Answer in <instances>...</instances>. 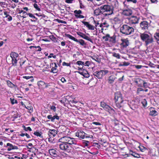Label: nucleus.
Here are the masks:
<instances>
[{"label": "nucleus", "mask_w": 159, "mask_h": 159, "mask_svg": "<svg viewBox=\"0 0 159 159\" xmlns=\"http://www.w3.org/2000/svg\"><path fill=\"white\" fill-rule=\"evenodd\" d=\"M59 144L60 149L62 151L67 152H70L71 149L68 145L65 143H61Z\"/></svg>", "instance_id": "ddd939ff"}, {"label": "nucleus", "mask_w": 159, "mask_h": 159, "mask_svg": "<svg viewBox=\"0 0 159 159\" xmlns=\"http://www.w3.org/2000/svg\"><path fill=\"white\" fill-rule=\"evenodd\" d=\"M7 20L8 21H10L12 20V17L10 15H9V16H7Z\"/></svg>", "instance_id": "0e129e2a"}, {"label": "nucleus", "mask_w": 159, "mask_h": 159, "mask_svg": "<svg viewBox=\"0 0 159 159\" xmlns=\"http://www.w3.org/2000/svg\"><path fill=\"white\" fill-rule=\"evenodd\" d=\"M102 6L100 8L95 9L94 11V13L96 16H98L100 14H103V11L102 10Z\"/></svg>", "instance_id": "cd10ccee"}, {"label": "nucleus", "mask_w": 159, "mask_h": 159, "mask_svg": "<svg viewBox=\"0 0 159 159\" xmlns=\"http://www.w3.org/2000/svg\"><path fill=\"white\" fill-rule=\"evenodd\" d=\"M24 129L25 131H27L28 130L31 131L32 130V129L30 127H26L25 126H24Z\"/></svg>", "instance_id": "6e6d98bb"}, {"label": "nucleus", "mask_w": 159, "mask_h": 159, "mask_svg": "<svg viewBox=\"0 0 159 159\" xmlns=\"http://www.w3.org/2000/svg\"><path fill=\"white\" fill-rule=\"evenodd\" d=\"M130 3L127 0H125L123 2L124 9H130Z\"/></svg>", "instance_id": "2f4dec72"}, {"label": "nucleus", "mask_w": 159, "mask_h": 159, "mask_svg": "<svg viewBox=\"0 0 159 159\" xmlns=\"http://www.w3.org/2000/svg\"><path fill=\"white\" fill-rule=\"evenodd\" d=\"M122 13L125 16H130L132 15L133 11L131 9H124Z\"/></svg>", "instance_id": "6ab92c4d"}, {"label": "nucleus", "mask_w": 159, "mask_h": 159, "mask_svg": "<svg viewBox=\"0 0 159 159\" xmlns=\"http://www.w3.org/2000/svg\"><path fill=\"white\" fill-rule=\"evenodd\" d=\"M75 16L77 18H84V16L81 15L82 11L81 10H75L74 11Z\"/></svg>", "instance_id": "412c9836"}, {"label": "nucleus", "mask_w": 159, "mask_h": 159, "mask_svg": "<svg viewBox=\"0 0 159 159\" xmlns=\"http://www.w3.org/2000/svg\"><path fill=\"white\" fill-rule=\"evenodd\" d=\"M102 10L103 11V15L107 16L113 13L114 7L113 6L108 5L102 6Z\"/></svg>", "instance_id": "20e7f679"}, {"label": "nucleus", "mask_w": 159, "mask_h": 159, "mask_svg": "<svg viewBox=\"0 0 159 159\" xmlns=\"http://www.w3.org/2000/svg\"><path fill=\"white\" fill-rule=\"evenodd\" d=\"M129 154L134 157L139 158L140 157V155L139 154L135 152H133L131 150L129 151Z\"/></svg>", "instance_id": "72a5a7b5"}, {"label": "nucleus", "mask_w": 159, "mask_h": 159, "mask_svg": "<svg viewBox=\"0 0 159 159\" xmlns=\"http://www.w3.org/2000/svg\"><path fill=\"white\" fill-rule=\"evenodd\" d=\"M143 80L139 78H138L134 80V82L139 87H142L143 86Z\"/></svg>", "instance_id": "bb28decb"}, {"label": "nucleus", "mask_w": 159, "mask_h": 159, "mask_svg": "<svg viewBox=\"0 0 159 159\" xmlns=\"http://www.w3.org/2000/svg\"><path fill=\"white\" fill-rule=\"evenodd\" d=\"M50 109L53 111L55 112L56 111V107L53 105L52 106H50Z\"/></svg>", "instance_id": "bf43d9fd"}, {"label": "nucleus", "mask_w": 159, "mask_h": 159, "mask_svg": "<svg viewBox=\"0 0 159 159\" xmlns=\"http://www.w3.org/2000/svg\"><path fill=\"white\" fill-rule=\"evenodd\" d=\"M3 12L4 13V16H3V17L4 18H7V16H9V12H8L7 11H6L5 10H4Z\"/></svg>", "instance_id": "de8ad7c7"}, {"label": "nucleus", "mask_w": 159, "mask_h": 159, "mask_svg": "<svg viewBox=\"0 0 159 159\" xmlns=\"http://www.w3.org/2000/svg\"><path fill=\"white\" fill-rule=\"evenodd\" d=\"M25 106V107L30 111L29 112L30 113H31L33 111V107L30 105H28L27 106Z\"/></svg>", "instance_id": "37998d69"}, {"label": "nucleus", "mask_w": 159, "mask_h": 159, "mask_svg": "<svg viewBox=\"0 0 159 159\" xmlns=\"http://www.w3.org/2000/svg\"><path fill=\"white\" fill-rule=\"evenodd\" d=\"M149 24L148 22L146 21H143L140 22V26L143 30H148Z\"/></svg>", "instance_id": "dca6fc26"}, {"label": "nucleus", "mask_w": 159, "mask_h": 159, "mask_svg": "<svg viewBox=\"0 0 159 159\" xmlns=\"http://www.w3.org/2000/svg\"><path fill=\"white\" fill-rule=\"evenodd\" d=\"M10 57L11 58V63L12 66H17V61L19 59V54L14 52H11L10 53Z\"/></svg>", "instance_id": "6e6552de"}, {"label": "nucleus", "mask_w": 159, "mask_h": 159, "mask_svg": "<svg viewBox=\"0 0 159 159\" xmlns=\"http://www.w3.org/2000/svg\"><path fill=\"white\" fill-rule=\"evenodd\" d=\"M143 91V89L141 88H138L137 89V94H139L140 93V92L141 91Z\"/></svg>", "instance_id": "13d9d810"}, {"label": "nucleus", "mask_w": 159, "mask_h": 159, "mask_svg": "<svg viewBox=\"0 0 159 159\" xmlns=\"http://www.w3.org/2000/svg\"><path fill=\"white\" fill-rule=\"evenodd\" d=\"M154 37L157 42H159V29H157L155 33Z\"/></svg>", "instance_id": "f704fd0d"}, {"label": "nucleus", "mask_w": 159, "mask_h": 159, "mask_svg": "<svg viewBox=\"0 0 159 159\" xmlns=\"http://www.w3.org/2000/svg\"><path fill=\"white\" fill-rule=\"evenodd\" d=\"M75 135L80 138L84 139L85 138L89 137L88 136V134L85 133L82 131H78L76 132Z\"/></svg>", "instance_id": "4468645a"}, {"label": "nucleus", "mask_w": 159, "mask_h": 159, "mask_svg": "<svg viewBox=\"0 0 159 159\" xmlns=\"http://www.w3.org/2000/svg\"><path fill=\"white\" fill-rule=\"evenodd\" d=\"M143 86L144 88H146L148 86L147 83L145 82L144 81H143Z\"/></svg>", "instance_id": "338daca9"}, {"label": "nucleus", "mask_w": 159, "mask_h": 159, "mask_svg": "<svg viewBox=\"0 0 159 159\" xmlns=\"http://www.w3.org/2000/svg\"><path fill=\"white\" fill-rule=\"evenodd\" d=\"M91 65V62L89 61H87L85 62H84V66H89Z\"/></svg>", "instance_id": "5fc2aeb1"}, {"label": "nucleus", "mask_w": 159, "mask_h": 159, "mask_svg": "<svg viewBox=\"0 0 159 159\" xmlns=\"http://www.w3.org/2000/svg\"><path fill=\"white\" fill-rule=\"evenodd\" d=\"M33 18V20L31 19V21L32 22H36L38 20V19L36 17H35L34 16V17H32Z\"/></svg>", "instance_id": "680f3d73"}, {"label": "nucleus", "mask_w": 159, "mask_h": 159, "mask_svg": "<svg viewBox=\"0 0 159 159\" xmlns=\"http://www.w3.org/2000/svg\"><path fill=\"white\" fill-rule=\"evenodd\" d=\"M150 115L152 116H155L158 115V112L155 109V108L151 107L150 108Z\"/></svg>", "instance_id": "c85d7f7f"}, {"label": "nucleus", "mask_w": 159, "mask_h": 159, "mask_svg": "<svg viewBox=\"0 0 159 159\" xmlns=\"http://www.w3.org/2000/svg\"><path fill=\"white\" fill-rule=\"evenodd\" d=\"M115 77L114 75L112 74L110 76L108 79V81L109 84H112L113 83L115 80Z\"/></svg>", "instance_id": "7c9ffc66"}, {"label": "nucleus", "mask_w": 159, "mask_h": 159, "mask_svg": "<svg viewBox=\"0 0 159 159\" xmlns=\"http://www.w3.org/2000/svg\"><path fill=\"white\" fill-rule=\"evenodd\" d=\"M92 124L95 125H101V124L99 122H92Z\"/></svg>", "instance_id": "69168bd1"}, {"label": "nucleus", "mask_w": 159, "mask_h": 159, "mask_svg": "<svg viewBox=\"0 0 159 159\" xmlns=\"http://www.w3.org/2000/svg\"><path fill=\"white\" fill-rule=\"evenodd\" d=\"M63 66H67L70 67V63H66L65 62H64L62 63Z\"/></svg>", "instance_id": "4d7b16f0"}, {"label": "nucleus", "mask_w": 159, "mask_h": 159, "mask_svg": "<svg viewBox=\"0 0 159 159\" xmlns=\"http://www.w3.org/2000/svg\"><path fill=\"white\" fill-rule=\"evenodd\" d=\"M81 70V71H78V72L84 77L88 78L89 77V74L86 70L83 68L82 70Z\"/></svg>", "instance_id": "4be33fe9"}, {"label": "nucleus", "mask_w": 159, "mask_h": 159, "mask_svg": "<svg viewBox=\"0 0 159 159\" xmlns=\"http://www.w3.org/2000/svg\"><path fill=\"white\" fill-rule=\"evenodd\" d=\"M89 143V142L87 141H84L83 142V145L85 146H87L89 145L88 143Z\"/></svg>", "instance_id": "052dcab7"}, {"label": "nucleus", "mask_w": 159, "mask_h": 159, "mask_svg": "<svg viewBox=\"0 0 159 159\" xmlns=\"http://www.w3.org/2000/svg\"><path fill=\"white\" fill-rule=\"evenodd\" d=\"M134 31V29L132 27L127 25H123L120 28V32L125 35H130L133 33Z\"/></svg>", "instance_id": "7ed1b4c3"}, {"label": "nucleus", "mask_w": 159, "mask_h": 159, "mask_svg": "<svg viewBox=\"0 0 159 159\" xmlns=\"http://www.w3.org/2000/svg\"><path fill=\"white\" fill-rule=\"evenodd\" d=\"M65 37H68L77 43H79L82 46H84L86 45V43H85L84 40L82 39L78 40L72 36L67 34H65Z\"/></svg>", "instance_id": "1a4fd4ad"}, {"label": "nucleus", "mask_w": 159, "mask_h": 159, "mask_svg": "<svg viewBox=\"0 0 159 159\" xmlns=\"http://www.w3.org/2000/svg\"><path fill=\"white\" fill-rule=\"evenodd\" d=\"M37 84L40 88L43 89L50 86L49 83H46L44 82L41 80L38 81L37 82Z\"/></svg>", "instance_id": "2eb2a0df"}, {"label": "nucleus", "mask_w": 159, "mask_h": 159, "mask_svg": "<svg viewBox=\"0 0 159 159\" xmlns=\"http://www.w3.org/2000/svg\"><path fill=\"white\" fill-rule=\"evenodd\" d=\"M32 47L35 48H37V51H40L42 49L39 46H31L30 47V48H31Z\"/></svg>", "instance_id": "3c124183"}, {"label": "nucleus", "mask_w": 159, "mask_h": 159, "mask_svg": "<svg viewBox=\"0 0 159 159\" xmlns=\"http://www.w3.org/2000/svg\"><path fill=\"white\" fill-rule=\"evenodd\" d=\"M77 34L78 35H79L83 39L90 42L92 43H93L92 40L90 37H89L87 36L85 34L81 32H79L77 33Z\"/></svg>", "instance_id": "aec40b11"}, {"label": "nucleus", "mask_w": 159, "mask_h": 159, "mask_svg": "<svg viewBox=\"0 0 159 159\" xmlns=\"http://www.w3.org/2000/svg\"><path fill=\"white\" fill-rule=\"evenodd\" d=\"M47 118L49 120H50L51 121L53 122L55 121V120H59V117L57 115L54 116H52L51 115H48L47 116Z\"/></svg>", "instance_id": "393cba45"}, {"label": "nucleus", "mask_w": 159, "mask_h": 159, "mask_svg": "<svg viewBox=\"0 0 159 159\" xmlns=\"http://www.w3.org/2000/svg\"><path fill=\"white\" fill-rule=\"evenodd\" d=\"M49 152L50 155L54 157H55V156L57 154V151L55 150L54 149H51L49 150Z\"/></svg>", "instance_id": "58836bf2"}, {"label": "nucleus", "mask_w": 159, "mask_h": 159, "mask_svg": "<svg viewBox=\"0 0 159 159\" xmlns=\"http://www.w3.org/2000/svg\"><path fill=\"white\" fill-rule=\"evenodd\" d=\"M113 56L119 59L120 58V56L118 53H114L113 54Z\"/></svg>", "instance_id": "603ef678"}, {"label": "nucleus", "mask_w": 159, "mask_h": 159, "mask_svg": "<svg viewBox=\"0 0 159 159\" xmlns=\"http://www.w3.org/2000/svg\"><path fill=\"white\" fill-rule=\"evenodd\" d=\"M122 21L121 19L118 17H115L111 20L112 23L115 25H120Z\"/></svg>", "instance_id": "f3484780"}, {"label": "nucleus", "mask_w": 159, "mask_h": 159, "mask_svg": "<svg viewBox=\"0 0 159 159\" xmlns=\"http://www.w3.org/2000/svg\"><path fill=\"white\" fill-rule=\"evenodd\" d=\"M147 151L148 152V154H150L152 153V149L150 148H147Z\"/></svg>", "instance_id": "774afa93"}, {"label": "nucleus", "mask_w": 159, "mask_h": 159, "mask_svg": "<svg viewBox=\"0 0 159 159\" xmlns=\"http://www.w3.org/2000/svg\"><path fill=\"white\" fill-rule=\"evenodd\" d=\"M130 64V63L129 62L124 61L119 63L118 65V66L119 67H121L122 66H127Z\"/></svg>", "instance_id": "c9c22d12"}, {"label": "nucleus", "mask_w": 159, "mask_h": 159, "mask_svg": "<svg viewBox=\"0 0 159 159\" xmlns=\"http://www.w3.org/2000/svg\"><path fill=\"white\" fill-rule=\"evenodd\" d=\"M59 128L61 133L65 132L67 129H68L64 125L60 126Z\"/></svg>", "instance_id": "e433bc0d"}, {"label": "nucleus", "mask_w": 159, "mask_h": 159, "mask_svg": "<svg viewBox=\"0 0 159 159\" xmlns=\"http://www.w3.org/2000/svg\"><path fill=\"white\" fill-rule=\"evenodd\" d=\"M34 7L37 11H40L41 9L39 7V6H38V5L36 4V3H34Z\"/></svg>", "instance_id": "8fccbe9b"}, {"label": "nucleus", "mask_w": 159, "mask_h": 159, "mask_svg": "<svg viewBox=\"0 0 159 159\" xmlns=\"http://www.w3.org/2000/svg\"><path fill=\"white\" fill-rule=\"evenodd\" d=\"M76 64L80 66V67H78V70H82L84 67V62H83L80 61H79L76 62Z\"/></svg>", "instance_id": "c756f323"}, {"label": "nucleus", "mask_w": 159, "mask_h": 159, "mask_svg": "<svg viewBox=\"0 0 159 159\" xmlns=\"http://www.w3.org/2000/svg\"><path fill=\"white\" fill-rule=\"evenodd\" d=\"M66 97H64L62 98L61 100H59L60 102L62 103H63L64 104V105L65 106L66 105L65 104V103H68L69 102V101L67 99Z\"/></svg>", "instance_id": "473e14b6"}, {"label": "nucleus", "mask_w": 159, "mask_h": 159, "mask_svg": "<svg viewBox=\"0 0 159 159\" xmlns=\"http://www.w3.org/2000/svg\"><path fill=\"white\" fill-rule=\"evenodd\" d=\"M23 78L24 79H25L26 80H28L31 78H33V77L32 76H23Z\"/></svg>", "instance_id": "e2e57ef3"}, {"label": "nucleus", "mask_w": 159, "mask_h": 159, "mask_svg": "<svg viewBox=\"0 0 159 159\" xmlns=\"http://www.w3.org/2000/svg\"><path fill=\"white\" fill-rule=\"evenodd\" d=\"M54 63L55 65V67H53L52 68L51 71L53 73H56L57 71V70L56 68L57 67V66L56 63Z\"/></svg>", "instance_id": "c03bdc74"}, {"label": "nucleus", "mask_w": 159, "mask_h": 159, "mask_svg": "<svg viewBox=\"0 0 159 159\" xmlns=\"http://www.w3.org/2000/svg\"><path fill=\"white\" fill-rule=\"evenodd\" d=\"M82 22L85 25L89 30H94L95 28V27L90 24L88 22L82 21Z\"/></svg>", "instance_id": "a878e982"}, {"label": "nucleus", "mask_w": 159, "mask_h": 159, "mask_svg": "<svg viewBox=\"0 0 159 159\" xmlns=\"http://www.w3.org/2000/svg\"><path fill=\"white\" fill-rule=\"evenodd\" d=\"M110 72L107 70L104 69L99 71H96L93 73V75L98 79H102L103 75L108 74Z\"/></svg>", "instance_id": "423d86ee"}, {"label": "nucleus", "mask_w": 159, "mask_h": 159, "mask_svg": "<svg viewBox=\"0 0 159 159\" xmlns=\"http://www.w3.org/2000/svg\"><path fill=\"white\" fill-rule=\"evenodd\" d=\"M114 100L116 106L119 108L121 107L124 101L123 97L121 92L119 91L115 93Z\"/></svg>", "instance_id": "f03ea898"}, {"label": "nucleus", "mask_w": 159, "mask_h": 159, "mask_svg": "<svg viewBox=\"0 0 159 159\" xmlns=\"http://www.w3.org/2000/svg\"><path fill=\"white\" fill-rule=\"evenodd\" d=\"M128 105L130 107L132 110H134L138 107V105L135 101L132 100L129 102Z\"/></svg>", "instance_id": "a211bd4d"}, {"label": "nucleus", "mask_w": 159, "mask_h": 159, "mask_svg": "<svg viewBox=\"0 0 159 159\" xmlns=\"http://www.w3.org/2000/svg\"><path fill=\"white\" fill-rule=\"evenodd\" d=\"M69 143L67 144L68 145H71V147L74 149H76L79 148V145L77 144V141L74 138H70Z\"/></svg>", "instance_id": "f8f14e48"}, {"label": "nucleus", "mask_w": 159, "mask_h": 159, "mask_svg": "<svg viewBox=\"0 0 159 159\" xmlns=\"http://www.w3.org/2000/svg\"><path fill=\"white\" fill-rule=\"evenodd\" d=\"M116 36L114 35L112 36H111L109 34H106L105 35L102 37V39L106 41H109L111 43L114 44L116 43Z\"/></svg>", "instance_id": "0eeeda50"}, {"label": "nucleus", "mask_w": 159, "mask_h": 159, "mask_svg": "<svg viewBox=\"0 0 159 159\" xmlns=\"http://www.w3.org/2000/svg\"><path fill=\"white\" fill-rule=\"evenodd\" d=\"M70 138L68 136H64L59 139H58V142L67 144V143H69L68 141H69Z\"/></svg>", "instance_id": "b1692460"}, {"label": "nucleus", "mask_w": 159, "mask_h": 159, "mask_svg": "<svg viewBox=\"0 0 159 159\" xmlns=\"http://www.w3.org/2000/svg\"><path fill=\"white\" fill-rule=\"evenodd\" d=\"M121 42L120 44V47L121 50L126 48L129 45V43L128 38L122 39L120 40Z\"/></svg>", "instance_id": "9d476101"}, {"label": "nucleus", "mask_w": 159, "mask_h": 159, "mask_svg": "<svg viewBox=\"0 0 159 159\" xmlns=\"http://www.w3.org/2000/svg\"><path fill=\"white\" fill-rule=\"evenodd\" d=\"M139 148L140 150L142 152H147V148H145V147H144L143 146H140L139 147Z\"/></svg>", "instance_id": "a18cd8bd"}, {"label": "nucleus", "mask_w": 159, "mask_h": 159, "mask_svg": "<svg viewBox=\"0 0 159 159\" xmlns=\"http://www.w3.org/2000/svg\"><path fill=\"white\" fill-rule=\"evenodd\" d=\"M26 62V61H21L20 62V66L21 67V68H22L24 67H23V65Z\"/></svg>", "instance_id": "864d4df0"}, {"label": "nucleus", "mask_w": 159, "mask_h": 159, "mask_svg": "<svg viewBox=\"0 0 159 159\" xmlns=\"http://www.w3.org/2000/svg\"><path fill=\"white\" fill-rule=\"evenodd\" d=\"M141 103L144 107L145 108H146L147 107V102L145 99L141 101Z\"/></svg>", "instance_id": "a19ab883"}, {"label": "nucleus", "mask_w": 159, "mask_h": 159, "mask_svg": "<svg viewBox=\"0 0 159 159\" xmlns=\"http://www.w3.org/2000/svg\"><path fill=\"white\" fill-rule=\"evenodd\" d=\"M91 57L93 60L98 62V63H100L101 61L100 59L95 56Z\"/></svg>", "instance_id": "49530a36"}, {"label": "nucleus", "mask_w": 159, "mask_h": 159, "mask_svg": "<svg viewBox=\"0 0 159 159\" xmlns=\"http://www.w3.org/2000/svg\"><path fill=\"white\" fill-rule=\"evenodd\" d=\"M10 100L12 104H14L15 103L16 104L18 102L14 98H10Z\"/></svg>", "instance_id": "09e8293b"}, {"label": "nucleus", "mask_w": 159, "mask_h": 159, "mask_svg": "<svg viewBox=\"0 0 159 159\" xmlns=\"http://www.w3.org/2000/svg\"><path fill=\"white\" fill-rule=\"evenodd\" d=\"M100 105L105 111H107L110 115H113L115 114V110L104 102H101Z\"/></svg>", "instance_id": "39448f33"}, {"label": "nucleus", "mask_w": 159, "mask_h": 159, "mask_svg": "<svg viewBox=\"0 0 159 159\" xmlns=\"http://www.w3.org/2000/svg\"><path fill=\"white\" fill-rule=\"evenodd\" d=\"M57 134V131L55 129H50L48 132V134L50 137H54Z\"/></svg>", "instance_id": "5701e85b"}, {"label": "nucleus", "mask_w": 159, "mask_h": 159, "mask_svg": "<svg viewBox=\"0 0 159 159\" xmlns=\"http://www.w3.org/2000/svg\"><path fill=\"white\" fill-rule=\"evenodd\" d=\"M7 146L8 147L7 149V150L8 151H10L11 150H13V145L12 144L8 143L7 144Z\"/></svg>", "instance_id": "79ce46f5"}, {"label": "nucleus", "mask_w": 159, "mask_h": 159, "mask_svg": "<svg viewBox=\"0 0 159 159\" xmlns=\"http://www.w3.org/2000/svg\"><path fill=\"white\" fill-rule=\"evenodd\" d=\"M140 37L141 40L145 42L146 46L152 43L154 39L152 35L150 34H148L146 33H140Z\"/></svg>", "instance_id": "f257e3e1"}, {"label": "nucleus", "mask_w": 159, "mask_h": 159, "mask_svg": "<svg viewBox=\"0 0 159 159\" xmlns=\"http://www.w3.org/2000/svg\"><path fill=\"white\" fill-rule=\"evenodd\" d=\"M42 133L41 132H40L38 130H36L34 133V134L37 137H39L40 138H43V136L42 135Z\"/></svg>", "instance_id": "ea45409f"}, {"label": "nucleus", "mask_w": 159, "mask_h": 159, "mask_svg": "<svg viewBox=\"0 0 159 159\" xmlns=\"http://www.w3.org/2000/svg\"><path fill=\"white\" fill-rule=\"evenodd\" d=\"M129 24L130 25L136 24L138 23L139 18L135 16H132L128 18Z\"/></svg>", "instance_id": "9b49d317"}, {"label": "nucleus", "mask_w": 159, "mask_h": 159, "mask_svg": "<svg viewBox=\"0 0 159 159\" xmlns=\"http://www.w3.org/2000/svg\"><path fill=\"white\" fill-rule=\"evenodd\" d=\"M6 82L7 85L9 87L12 88L15 86V85L13 84L10 81L7 80Z\"/></svg>", "instance_id": "4c0bfd02"}]
</instances>
